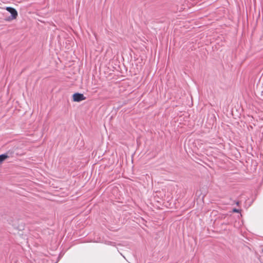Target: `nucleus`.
Here are the masks:
<instances>
[{"instance_id": "f257e3e1", "label": "nucleus", "mask_w": 263, "mask_h": 263, "mask_svg": "<svg viewBox=\"0 0 263 263\" xmlns=\"http://www.w3.org/2000/svg\"><path fill=\"white\" fill-rule=\"evenodd\" d=\"M86 98L82 93H76L73 95V100L74 102H80L84 100Z\"/></svg>"}, {"instance_id": "7ed1b4c3", "label": "nucleus", "mask_w": 263, "mask_h": 263, "mask_svg": "<svg viewBox=\"0 0 263 263\" xmlns=\"http://www.w3.org/2000/svg\"><path fill=\"white\" fill-rule=\"evenodd\" d=\"M9 157L7 154H2L0 155V165Z\"/></svg>"}, {"instance_id": "20e7f679", "label": "nucleus", "mask_w": 263, "mask_h": 263, "mask_svg": "<svg viewBox=\"0 0 263 263\" xmlns=\"http://www.w3.org/2000/svg\"><path fill=\"white\" fill-rule=\"evenodd\" d=\"M233 212H235V213H239V210H238V209H234L233 210Z\"/></svg>"}, {"instance_id": "f03ea898", "label": "nucleus", "mask_w": 263, "mask_h": 263, "mask_svg": "<svg viewBox=\"0 0 263 263\" xmlns=\"http://www.w3.org/2000/svg\"><path fill=\"white\" fill-rule=\"evenodd\" d=\"M6 10L11 14V20L14 19L16 17L17 15V12L14 8L11 7H7Z\"/></svg>"}]
</instances>
